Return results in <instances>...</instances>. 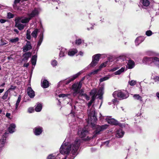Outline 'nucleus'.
<instances>
[{
	"instance_id": "nucleus-1",
	"label": "nucleus",
	"mask_w": 159,
	"mask_h": 159,
	"mask_svg": "<svg viewBox=\"0 0 159 159\" xmlns=\"http://www.w3.org/2000/svg\"><path fill=\"white\" fill-rule=\"evenodd\" d=\"M81 140L77 138L72 143L64 141L60 149V152L62 154H66L64 159H74L78 154V150L80 146Z\"/></svg>"
},
{
	"instance_id": "nucleus-2",
	"label": "nucleus",
	"mask_w": 159,
	"mask_h": 159,
	"mask_svg": "<svg viewBox=\"0 0 159 159\" xmlns=\"http://www.w3.org/2000/svg\"><path fill=\"white\" fill-rule=\"evenodd\" d=\"M108 127V125H104L101 126L96 125L95 127L96 129L93 132L94 135L92 137L89 136L86 137V136L88 134L89 132L85 128L78 130V133L80 137L82 139L85 141H89L95 137L97 135L100 134V132L106 129Z\"/></svg>"
},
{
	"instance_id": "nucleus-3",
	"label": "nucleus",
	"mask_w": 159,
	"mask_h": 159,
	"mask_svg": "<svg viewBox=\"0 0 159 159\" xmlns=\"http://www.w3.org/2000/svg\"><path fill=\"white\" fill-rule=\"evenodd\" d=\"M95 99L94 98H91L90 101L88 104V106L89 109L90 108L92 103L93 102ZM88 119H89L88 123L89 122L90 120L91 123L93 126L95 125L97 120V117L95 115V108L93 106L92 107L91 109H88Z\"/></svg>"
},
{
	"instance_id": "nucleus-4",
	"label": "nucleus",
	"mask_w": 159,
	"mask_h": 159,
	"mask_svg": "<svg viewBox=\"0 0 159 159\" xmlns=\"http://www.w3.org/2000/svg\"><path fill=\"white\" fill-rule=\"evenodd\" d=\"M143 62L144 64L153 63L159 68V58L156 57H144L143 59Z\"/></svg>"
},
{
	"instance_id": "nucleus-5",
	"label": "nucleus",
	"mask_w": 159,
	"mask_h": 159,
	"mask_svg": "<svg viewBox=\"0 0 159 159\" xmlns=\"http://www.w3.org/2000/svg\"><path fill=\"white\" fill-rule=\"evenodd\" d=\"M113 95L114 98L117 97L121 99H126L129 96L128 93L125 90L115 91Z\"/></svg>"
},
{
	"instance_id": "nucleus-6",
	"label": "nucleus",
	"mask_w": 159,
	"mask_h": 159,
	"mask_svg": "<svg viewBox=\"0 0 159 159\" xmlns=\"http://www.w3.org/2000/svg\"><path fill=\"white\" fill-rule=\"evenodd\" d=\"M104 89L103 87L100 88L99 90L97 91L96 89H94L92 90L90 93V95L92 96V98H94L95 99L97 96H98V98L100 99L102 98V96L104 93Z\"/></svg>"
},
{
	"instance_id": "nucleus-7",
	"label": "nucleus",
	"mask_w": 159,
	"mask_h": 159,
	"mask_svg": "<svg viewBox=\"0 0 159 159\" xmlns=\"http://www.w3.org/2000/svg\"><path fill=\"white\" fill-rule=\"evenodd\" d=\"M41 10L39 8H35L30 12L27 14V16H30L32 18L37 16L41 12Z\"/></svg>"
},
{
	"instance_id": "nucleus-8",
	"label": "nucleus",
	"mask_w": 159,
	"mask_h": 159,
	"mask_svg": "<svg viewBox=\"0 0 159 159\" xmlns=\"http://www.w3.org/2000/svg\"><path fill=\"white\" fill-rule=\"evenodd\" d=\"M28 17H18L16 18L20 21L22 23H28L30 20L32 19L30 16H28Z\"/></svg>"
},
{
	"instance_id": "nucleus-9",
	"label": "nucleus",
	"mask_w": 159,
	"mask_h": 159,
	"mask_svg": "<svg viewBox=\"0 0 159 159\" xmlns=\"http://www.w3.org/2000/svg\"><path fill=\"white\" fill-rule=\"evenodd\" d=\"M82 82L81 81L79 83H77L72 85V88L74 91L78 92V91L82 87Z\"/></svg>"
},
{
	"instance_id": "nucleus-10",
	"label": "nucleus",
	"mask_w": 159,
	"mask_h": 159,
	"mask_svg": "<svg viewBox=\"0 0 159 159\" xmlns=\"http://www.w3.org/2000/svg\"><path fill=\"white\" fill-rule=\"evenodd\" d=\"M15 21L16 23V26L17 28H18L19 30H21L24 29L25 25L20 23V21L19 20L16 18L15 19Z\"/></svg>"
},
{
	"instance_id": "nucleus-11",
	"label": "nucleus",
	"mask_w": 159,
	"mask_h": 159,
	"mask_svg": "<svg viewBox=\"0 0 159 159\" xmlns=\"http://www.w3.org/2000/svg\"><path fill=\"white\" fill-rule=\"evenodd\" d=\"M34 132L36 135H39L41 134L43 131L42 127L40 126L36 127L34 129Z\"/></svg>"
},
{
	"instance_id": "nucleus-12",
	"label": "nucleus",
	"mask_w": 159,
	"mask_h": 159,
	"mask_svg": "<svg viewBox=\"0 0 159 159\" xmlns=\"http://www.w3.org/2000/svg\"><path fill=\"white\" fill-rule=\"evenodd\" d=\"M60 52L59 54V56L60 57H65L67 51L66 49L65 48L61 47L59 48Z\"/></svg>"
},
{
	"instance_id": "nucleus-13",
	"label": "nucleus",
	"mask_w": 159,
	"mask_h": 159,
	"mask_svg": "<svg viewBox=\"0 0 159 159\" xmlns=\"http://www.w3.org/2000/svg\"><path fill=\"white\" fill-rule=\"evenodd\" d=\"M32 47L30 42L27 41L26 45L23 47V51L26 52L32 49Z\"/></svg>"
},
{
	"instance_id": "nucleus-14",
	"label": "nucleus",
	"mask_w": 159,
	"mask_h": 159,
	"mask_svg": "<svg viewBox=\"0 0 159 159\" xmlns=\"http://www.w3.org/2000/svg\"><path fill=\"white\" fill-rule=\"evenodd\" d=\"M27 93L28 96L31 98H33L35 96L34 91L30 87H28L27 89Z\"/></svg>"
},
{
	"instance_id": "nucleus-15",
	"label": "nucleus",
	"mask_w": 159,
	"mask_h": 159,
	"mask_svg": "<svg viewBox=\"0 0 159 159\" xmlns=\"http://www.w3.org/2000/svg\"><path fill=\"white\" fill-rule=\"evenodd\" d=\"M106 120L108 123L112 125H117L118 124V122L113 118L109 119V117H107L106 119Z\"/></svg>"
},
{
	"instance_id": "nucleus-16",
	"label": "nucleus",
	"mask_w": 159,
	"mask_h": 159,
	"mask_svg": "<svg viewBox=\"0 0 159 159\" xmlns=\"http://www.w3.org/2000/svg\"><path fill=\"white\" fill-rule=\"evenodd\" d=\"M81 72H79L77 74L74 75L73 76L69 78V79L66 81V84H69L71 81L74 80L75 79L77 78L79 75H80L81 74Z\"/></svg>"
},
{
	"instance_id": "nucleus-17",
	"label": "nucleus",
	"mask_w": 159,
	"mask_h": 159,
	"mask_svg": "<svg viewBox=\"0 0 159 159\" xmlns=\"http://www.w3.org/2000/svg\"><path fill=\"white\" fill-rule=\"evenodd\" d=\"M145 38L143 36H139L135 40V44L137 46H138L144 40Z\"/></svg>"
},
{
	"instance_id": "nucleus-18",
	"label": "nucleus",
	"mask_w": 159,
	"mask_h": 159,
	"mask_svg": "<svg viewBox=\"0 0 159 159\" xmlns=\"http://www.w3.org/2000/svg\"><path fill=\"white\" fill-rule=\"evenodd\" d=\"M124 134V132L121 129H120L116 131V136L118 138L122 137Z\"/></svg>"
},
{
	"instance_id": "nucleus-19",
	"label": "nucleus",
	"mask_w": 159,
	"mask_h": 159,
	"mask_svg": "<svg viewBox=\"0 0 159 159\" xmlns=\"http://www.w3.org/2000/svg\"><path fill=\"white\" fill-rule=\"evenodd\" d=\"M152 1V0H140V2L143 6L146 7L148 6Z\"/></svg>"
},
{
	"instance_id": "nucleus-20",
	"label": "nucleus",
	"mask_w": 159,
	"mask_h": 159,
	"mask_svg": "<svg viewBox=\"0 0 159 159\" xmlns=\"http://www.w3.org/2000/svg\"><path fill=\"white\" fill-rule=\"evenodd\" d=\"M8 134V133H5L3 135L2 139V141L0 145V148H2L4 146L5 143L6 142L7 136Z\"/></svg>"
},
{
	"instance_id": "nucleus-21",
	"label": "nucleus",
	"mask_w": 159,
	"mask_h": 159,
	"mask_svg": "<svg viewBox=\"0 0 159 159\" xmlns=\"http://www.w3.org/2000/svg\"><path fill=\"white\" fill-rule=\"evenodd\" d=\"M16 126L14 124H11L8 128L9 132L10 133H12L15 132Z\"/></svg>"
},
{
	"instance_id": "nucleus-22",
	"label": "nucleus",
	"mask_w": 159,
	"mask_h": 159,
	"mask_svg": "<svg viewBox=\"0 0 159 159\" xmlns=\"http://www.w3.org/2000/svg\"><path fill=\"white\" fill-rule=\"evenodd\" d=\"M41 85L43 88H47L49 86V82L48 81L46 80H44L43 81L42 80Z\"/></svg>"
},
{
	"instance_id": "nucleus-23",
	"label": "nucleus",
	"mask_w": 159,
	"mask_h": 159,
	"mask_svg": "<svg viewBox=\"0 0 159 159\" xmlns=\"http://www.w3.org/2000/svg\"><path fill=\"white\" fill-rule=\"evenodd\" d=\"M101 56L100 54H97L93 55L92 57V60L98 63L99 60V58Z\"/></svg>"
},
{
	"instance_id": "nucleus-24",
	"label": "nucleus",
	"mask_w": 159,
	"mask_h": 159,
	"mask_svg": "<svg viewBox=\"0 0 159 159\" xmlns=\"http://www.w3.org/2000/svg\"><path fill=\"white\" fill-rule=\"evenodd\" d=\"M31 54L30 52H28L25 53L23 55V60L24 61H27L29 58L31 56Z\"/></svg>"
},
{
	"instance_id": "nucleus-25",
	"label": "nucleus",
	"mask_w": 159,
	"mask_h": 159,
	"mask_svg": "<svg viewBox=\"0 0 159 159\" xmlns=\"http://www.w3.org/2000/svg\"><path fill=\"white\" fill-rule=\"evenodd\" d=\"M77 51L76 49H71L68 52V55L70 56H72L77 53Z\"/></svg>"
},
{
	"instance_id": "nucleus-26",
	"label": "nucleus",
	"mask_w": 159,
	"mask_h": 159,
	"mask_svg": "<svg viewBox=\"0 0 159 159\" xmlns=\"http://www.w3.org/2000/svg\"><path fill=\"white\" fill-rule=\"evenodd\" d=\"M127 65L129 69H132L134 67L135 63L133 61L129 60L128 61Z\"/></svg>"
},
{
	"instance_id": "nucleus-27",
	"label": "nucleus",
	"mask_w": 159,
	"mask_h": 159,
	"mask_svg": "<svg viewBox=\"0 0 159 159\" xmlns=\"http://www.w3.org/2000/svg\"><path fill=\"white\" fill-rule=\"evenodd\" d=\"M43 39V34H40L39 36V39L38 41V44L37 45V47H39L40 45L41 44Z\"/></svg>"
},
{
	"instance_id": "nucleus-28",
	"label": "nucleus",
	"mask_w": 159,
	"mask_h": 159,
	"mask_svg": "<svg viewBox=\"0 0 159 159\" xmlns=\"http://www.w3.org/2000/svg\"><path fill=\"white\" fill-rule=\"evenodd\" d=\"M42 105L41 103H38L37 104L35 108V110L37 112H39L42 109Z\"/></svg>"
},
{
	"instance_id": "nucleus-29",
	"label": "nucleus",
	"mask_w": 159,
	"mask_h": 159,
	"mask_svg": "<svg viewBox=\"0 0 159 159\" xmlns=\"http://www.w3.org/2000/svg\"><path fill=\"white\" fill-rule=\"evenodd\" d=\"M21 99V97L20 95H19L18 98L16 102V103L15 104V109L16 110H17L18 109V106L19 105Z\"/></svg>"
},
{
	"instance_id": "nucleus-30",
	"label": "nucleus",
	"mask_w": 159,
	"mask_h": 159,
	"mask_svg": "<svg viewBox=\"0 0 159 159\" xmlns=\"http://www.w3.org/2000/svg\"><path fill=\"white\" fill-rule=\"evenodd\" d=\"M37 58L36 55L33 56L31 58V61L32 65L35 66L36 65Z\"/></svg>"
},
{
	"instance_id": "nucleus-31",
	"label": "nucleus",
	"mask_w": 159,
	"mask_h": 159,
	"mask_svg": "<svg viewBox=\"0 0 159 159\" xmlns=\"http://www.w3.org/2000/svg\"><path fill=\"white\" fill-rule=\"evenodd\" d=\"M125 67H122L120 69L116 71L114 73L115 75H119L120 74L124 72L125 70Z\"/></svg>"
},
{
	"instance_id": "nucleus-32",
	"label": "nucleus",
	"mask_w": 159,
	"mask_h": 159,
	"mask_svg": "<svg viewBox=\"0 0 159 159\" xmlns=\"http://www.w3.org/2000/svg\"><path fill=\"white\" fill-rule=\"evenodd\" d=\"M133 97L135 100H139L140 101H142V97L139 94H134L133 95Z\"/></svg>"
},
{
	"instance_id": "nucleus-33",
	"label": "nucleus",
	"mask_w": 159,
	"mask_h": 159,
	"mask_svg": "<svg viewBox=\"0 0 159 159\" xmlns=\"http://www.w3.org/2000/svg\"><path fill=\"white\" fill-rule=\"evenodd\" d=\"M19 40L18 37L13 38L10 39V42L12 43H15L17 42Z\"/></svg>"
},
{
	"instance_id": "nucleus-34",
	"label": "nucleus",
	"mask_w": 159,
	"mask_h": 159,
	"mask_svg": "<svg viewBox=\"0 0 159 159\" xmlns=\"http://www.w3.org/2000/svg\"><path fill=\"white\" fill-rule=\"evenodd\" d=\"M100 70V69L99 68L98 69L94 70L92 71L91 72L89 73V74H88V75L89 76H90L92 75H95V74H96Z\"/></svg>"
},
{
	"instance_id": "nucleus-35",
	"label": "nucleus",
	"mask_w": 159,
	"mask_h": 159,
	"mask_svg": "<svg viewBox=\"0 0 159 159\" xmlns=\"http://www.w3.org/2000/svg\"><path fill=\"white\" fill-rule=\"evenodd\" d=\"M38 31V29H36L32 32L31 35L33 37L36 38Z\"/></svg>"
},
{
	"instance_id": "nucleus-36",
	"label": "nucleus",
	"mask_w": 159,
	"mask_h": 159,
	"mask_svg": "<svg viewBox=\"0 0 159 159\" xmlns=\"http://www.w3.org/2000/svg\"><path fill=\"white\" fill-rule=\"evenodd\" d=\"M97 64V62L92 60L91 63L89 65L88 67L89 68L91 67H94V66H95Z\"/></svg>"
},
{
	"instance_id": "nucleus-37",
	"label": "nucleus",
	"mask_w": 159,
	"mask_h": 159,
	"mask_svg": "<svg viewBox=\"0 0 159 159\" xmlns=\"http://www.w3.org/2000/svg\"><path fill=\"white\" fill-rule=\"evenodd\" d=\"M110 78V76L109 75L107 76H106L100 79V80H99L100 82H101L103 81L109 79Z\"/></svg>"
},
{
	"instance_id": "nucleus-38",
	"label": "nucleus",
	"mask_w": 159,
	"mask_h": 159,
	"mask_svg": "<svg viewBox=\"0 0 159 159\" xmlns=\"http://www.w3.org/2000/svg\"><path fill=\"white\" fill-rule=\"evenodd\" d=\"M108 61H106L102 63L99 66V68L100 69V70L102 68L105 67L106 66Z\"/></svg>"
},
{
	"instance_id": "nucleus-39",
	"label": "nucleus",
	"mask_w": 159,
	"mask_h": 159,
	"mask_svg": "<svg viewBox=\"0 0 159 159\" xmlns=\"http://www.w3.org/2000/svg\"><path fill=\"white\" fill-rule=\"evenodd\" d=\"M125 60V56H121L117 58V61L120 62H122Z\"/></svg>"
},
{
	"instance_id": "nucleus-40",
	"label": "nucleus",
	"mask_w": 159,
	"mask_h": 159,
	"mask_svg": "<svg viewBox=\"0 0 159 159\" xmlns=\"http://www.w3.org/2000/svg\"><path fill=\"white\" fill-rule=\"evenodd\" d=\"M84 41L83 40L81 39H79L76 40L75 43L76 44L78 45L81 44Z\"/></svg>"
},
{
	"instance_id": "nucleus-41",
	"label": "nucleus",
	"mask_w": 159,
	"mask_h": 159,
	"mask_svg": "<svg viewBox=\"0 0 159 159\" xmlns=\"http://www.w3.org/2000/svg\"><path fill=\"white\" fill-rule=\"evenodd\" d=\"M8 90H7L5 92L4 95L2 98V99L3 100H5L7 98L8 94Z\"/></svg>"
},
{
	"instance_id": "nucleus-42",
	"label": "nucleus",
	"mask_w": 159,
	"mask_h": 159,
	"mask_svg": "<svg viewBox=\"0 0 159 159\" xmlns=\"http://www.w3.org/2000/svg\"><path fill=\"white\" fill-rule=\"evenodd\" d=\"M136 83V81L134 80H131L130 81H129V83L131 86H134L135 85Z\"/></svg>"
},
{
	"instance_id": "nucleus-43",
	"label": "nucleus",
	"mask_w": 159,
	"mask_h": 159,
	"mask_svg": "<svg viewBox=\"0 0 159 159\" xmlns=\"http://www.w3.org/2000/svg\"><path fill=\"white\" fill-rule=\"evenodd\" d=\"M55 157L53 154L49 155L47 157V159H54Z\"/></svg>"
},
{
	"instance_id": "nucleus-44",
	"label": "nucleus",
	"mask_w": 159,
	"mask_h": 159,
	"mask_svg": "<svg viewBox=\"0 0 159 159\" xmlns=\"http://www.w3.org/2000/svg\"><path fill=\"white\" fill-rule=\"evenodd\" d=\"M152 34V32L150 30L147 31L146 32V35L148 36H151Z\"/></svg>"
},
{
	"instance_id": "nucleus-45",
	"label": "nucleus",
	"mask_w": 159,
	"mask_h": 159,
	"mask_svg": "<svg viewBox=\"0 0 159 159\" xmlns=\"http://www.w3.org/2000/svg\"><path fill=\"white\" fill-rule=\"evenodd\" d=\"M109 141H107L105 142H103L102 143V145L105 146L106 147H109Z\"/></svg>"
},
{
	"instance_id": "nucleus-46",
	"label": "nucleus",
	"mask_w": 159,
	"mask_h": 159,
	"mask_svg": "<svg viewBox=\"0 0 159 159\" xmlns=\"http://www.w3.org/2000/svg\"><path fill=\"white\" fill-rule=\"evenodd\" d=\"M51 64L53 66H56L57 65V62L56 60H53L51 62Z\"/></svg>"
},
{
	"instance_id": "nucleus-47",
	"label": "nucleus",
	"mask_w": 159,
	"mask_h": 159,
	"mask_svg": "<svg viewBox=\"0 0 159 159\" xmlns=\"http://www.w3.org/2000/svg\"><path fill=\"white\" fill-rule=\"evenodd\" d=\"M13 17V15L11 13L9 12L7 14V17L8 18H11Z\"/></svg>"
},
{
	"instance_id": "nucleus-48",
	"label": "nucleus",
	"mask_w": 159,
	"mask_h": 159,
	"mask_svg": "<svg viewBox=\"0 0 159 159\" xmlns=\"http://www.w3.org/2000/svg\"><path fill=\"white\" fill-rule=\"evenodd\" d=\"M16 88V86H14L13 85H11L10 88L8 89V90L9 91L10 90H15Z\"/></svg>"
},
{
	"instance_id": "nucleus-49",
	"label": "nucleus",
	"mask_w": 159,
	"mask_h": 159,
	"mask_svg": "<svg viewBox=\"0 0 159 159\" xmlns=\"http://www.w3.org/2000/svg\"><path fill=\"white\" fill-rule=\"evenodd\" d=\"M34 111V109L32 107H30L28 109V112L30 113H31Z\"/></svg>"
},
{
	"instance_id": "nucleus-50",
	"label": "nucleus",
	"mask_w": 159,
	"mask_h": 159,
	"mask_svg": "<svg viewBox=\"0 0 159 159\" xmlns=\"http://www.w3.org/2000/svg\"><path fill=\"white\" fill-rule=\"evenodd\" d=\"M153 80L155 82L159 81V76H156L154 77L153 78Z\"/></svg>"
},
{
	"instance_id": "nucleus-51",
	"label": "nucleus",
	"mask_w": 159,
	"mask_h": 159,
	"mask_svg": "<svg viewBox=\"0 0 159 159\" xmlns=\"http://www.w3.org/2000/svg\"><path fill=\"white\" fill-rule=\"evenodd\" d=\"M68 95V94H61L59 95V97H62L64 98L65 97H67Z\"/></svg>"
},
{
	"instance_id": "nucleus-52",
	"label": "nucleus",
	"mask_w": 159,
	"mask_h": 159,
	"mask_svg": "<svg viewBox=\"0 0 159 159\" xmlns=\"http://www.w3.org/2000/svg\"><path fill=\"white\" fill-rule=\"evenodd\" d=\"M152 54L153 53L151 52L148 51L146 52V55L148 56H151L152 55Z\"/></svg>"
},
{
	"instance_id": "nucleus-53",
	"label": "nucleus",
	"mask_w": 159,
	"mask_h": 159,
	"mask_svg": "<svg viewBox=\"0 0 159 159\" xmlns=\"http://www.w3.org/2000/svg\"><path fill=\"white\" fill-rule=\"evenodd\" d=\"M112 102L114 104H116L117 102V100L116 99H114L112 100Z\"/></svg>"
},
{
	"instance_id": "nucleus-54",
	"label": "nucleus",
	"mask_w": 159,
	"mask_h": 159,
	"mask_svg": "<svg viewBox=\"0 0 159 159\" xmlns=\"http://www.w3.org/2000/svg\"><path fill=\"white\" fill-rule=\"evenodd\" d=\"M11 116V114L10 113H6V116L9 118V119H11L10 118V116Z\"/></svg>"
},
{
	"instance_id": "nucleus-55",
	"label": "nucleus",
	"mask_w": 159,
	"mask_h": 159,
	"mask_svg": "<svg viewBox=\"0 0 159 159\" xmlns=\"http://www.w3.org/2000/svg\"><path fill=\"white\" fill-rule=\"evenodd\" d=\"M119 68V67H114L111 69V70L113 71H115L116 70L118 69Z\"/></svg>"
},
{
	"instance_id": "nucleus-56",
	"label": "nucleus",
	"mask_w": 159,
	"mask_h": 159,
	"mask_svg": "<svg viewBox=\"0 0 159 159\" xmlns=\"http://www.w3.org/2000/svg\"><path fill=\"white\" fill-rule=\"evenodd\" d=\"M84 95L86 100H89V97L87 95L85 94H84Z\"/></svg>"
},
{
	"instance_id": "nucleus-57",
	"label": "nucleus",
	"mask_w": 159,
	"mask_h": 159,
	"mask_svg": "<svg viewBox=\"0 0 159 159\" xmlns=\"http://www.w3.org/2000/svg\"><path fill=\"white\" fill-rule=\"evenodd\" d=\"M2 41H3V39H1V45H6L7 44V43H4V42H3Z\"/></svg>"
},
{
	"instance_id": "nucleus-58",
	"label": "nucleus",
	"mask_w": 159,
	"mask_h": 159,
	"mask_svg": "<svg viewBox=\"0 0 159 159\" xmlns=\"http://www.w3.org/2000/svg\"><path fill=\"white\" fill-rule=\"evenodd\" d=\"M26 38L28 40L30 39H31L30 34H26Z\"/></svg>"
},
{
	"instance_id": "nucleus-59",
	"label": "nucleus",
	"mask_w": 159,
	"mask_h": 159,
	"mask_svg": "<svg viewBox=\"0 0 159 159\" xmlns=\"http://www.w3.org/2000/svg\"><path fill=\"white\" fill-rule=\"evenodd\" d=\"M6 21V20L4 19H1L0 20V22L1 23H4Z\"/></svg>"
},
{
	"instance_id": "nucleus-60",
	"label": "nucleus",
	"mask_w": 159,
	"mask_h": 159,
	"mask_svg": "<svg viewBox=\"0 0 159 159\" xmlns=\"http://www.w3.org/2000/svg\"><path fill=\"white\" fill-rule=\"evenodd\" d=\"M29 65V63H25V64H24V66L25 67H28V66Z\"/></svg>"
},
{
	"instance_id": "nucleus-61",
	"label": "nucleus",
	"mask_w": 159,
	"mask_h": 159,
	"mask_svg": "<svg viewBox=\"0 0 159 159\" xmlns=\"http://www.w3.org/2000/svg\"><path fill=\"white\" fill-rule=\"evenodd\" d=\"M14 32H16L17 34H18L19 33L18 30L17 29H14Z\"/></svg>"
},
{
	"instance_id": "nucleus-62",
	"label": "nucleus",
	"mask_w": 159,
	"mask_h": 159,
	"mask_svg": "<svg viewBox=\"0 0 159 159\" xmlns=\"http://www.w3.org/2000/svg\"><path fill=\"white\" fill-rule=\"evenodd\" d=\"M156 95L157 97L159 99V92L157 93L156 94Z\"/></svg>"
},
{
	"instance_id": "nucleus-63",
	"label": "nucleus",
	"mask_w": 159,
	"mask_h": 159,
	"mask_svg": "<svg viewBox=\"0 0 159 159\" xmlns=\"http://www.w3.org/2000/svg\"><path fill=\"white\" fill-rule=\"evenodd\" d=\"M30 32L29 30H27V31L26 34H30Z\"/></svg>"
},
{
	"instance_id": "nucleus-64",
	"label": "nucleus",
	"mask_w": 159,
	"mask_h": 159,
	"mask_svg": "<svg viewBox=\"0 0 159 159\" xmlns=\"http://www.w3.org/2000/svg\"><path fill=\"white\" fill-rule=\"evenodd\" d=\"M54 3H57L58 4H59L60 3V1L59 0L57 1H54Z\"/></svg>"
}]
</instances>
